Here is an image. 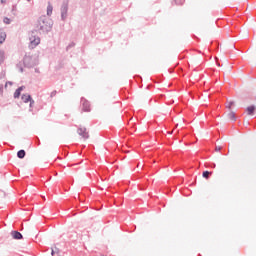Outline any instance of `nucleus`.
Listing matches in <instances>:
<instances>
[{
	"instance_id": "f257e3e1",
	"label": "nucleus",
	"mask_w": 256,
	"mask_h": 256,
	"mask_svg": "<svg viewBox=\"0 0 256 256\" xmlns=\"http://www.w3.org/2000/svg\"><path fill=\"white\" fill-rule=\"evenodd\" d=\"M53 27V21H51L49 18L45 16H41L36 24V29L40 33H49ZM36 30L32 31V34L30 36V47L35 48L39 43H41V38L39 36H35Z\"/></svg>"
},
{
	"instance_id": "f03ea898",
	"label": "nucleus",
	"mask_w": 256,
	"mask_h": 256,
	"mask_svg": "<svg viewBox=\"0 0 256 256\" xmlns=\"http://www.w3.org/2000/svg\"><path fill=\"white\" fill-rule=\"evenodd\" d=\"M234 105L233 102H229L228 106H226V117L228 121H235V112H233Z\"/></svg>"
},
{
	"instance_id": "7ed1b4c3",
	"label": "nucleus",
	"mask_w": 256,
	"mask_h": 256,
	"mask_svg": "<svg viewBox=\"0 0 256 256\" xmlns=\"http://www.w3.org/2000/svg\"><path fill=\"white\" fill-rule=\"evenodd\" d=\"M60 11L62 21H65V19H67V13L69 11V2L64 1L61 5Z\"/></svg>"
},
{
	"instance_id": "20e7f679",
	"label": "nucleus",
	"mask_w": 256,
	"mask_h": 256,
	"mask_svg": "<svg viewBox=\"0 0 256 256\" xmlns=\"http://www.w3.org/2000/svg\"><path fill=\"white\" fill-rule=\"evenodd\" d=\"M23 61L25 67L28 68L35 67V65H37V60H35V58H33L32 56H25Z\"/></svg>"
},
{
	"instance_id": "39448f33",
	"label": "nucleus",
	"mask_w": 256,
	"mask_h": 256,
	"mask_svg": "<svg viewBox=\"0 0 256 256\" xmlns=\"http://www.w3.org/2000/svg\"><path fill=\"white\" fill-rule=\"evenodd\" d=\"M82 103V111H85L86 113H89L91 111V105L89 104V101H87L85 98H81Z\"/></svg>"
},
{
	"instance_id": "423d86ee",
	"label": "nucleus",
	"mask_w": 256,
	"mask_h": 256,
	"mask_svg": "<svg viewBox=\"0 0 256 256\" xmlns=\"http://www.w3.org/2000/svg\"><path fill=\"white\" fill-rule=\"evenodd\" d=\"M77 133L83 137V139H89V132H87V128H78Z\"/></svg>"
},
{
	"instance_id": "0eeeda50",
	"label": "nucleus",
	"mask_w": 256,
	"mask_h": 256,
	"mask_svg": "<svg viewBox=\"0 0 256 256\" xmlns=\"http://www.w3.org/2000/svg\"><path fill=\"white\" fill-rule=\"evenodd\" d=\"M23 89H25V86H21L16 89V91L14 92V99H19V97H21V91H23Z\"/></svg>"
},
{
	"instance_id": "6e6552de",
	"label": "nucleus",
	"mask_w": 256,
	"mask_h": 256,
	"mask_svg": "<svg viewBox=\"0 0 256 256\" xmlns=\"http://www.w3.org/2000/svg\"><path fill=\"white\" fill-rule=\"evenodd\" d=\"M11 235L13 237V239H23V234H21L19 231H12Z\"/></svg>"
},
{
	"instance_id": "1a4fd4ad",
	"label": "nucleus",
	"mask_w": 256,
	"mask_h": 256,
	"mask_svg": "<svg viewBox=\"0 0 256 256\" xmlns=\"http://www.w3.org/2000/svg\"><path fill=\"white\" fill-rule=\"evenodd\" d=\"M47 15L48 17H51V15H53V5L51 4V2H48Z\"/></svg>"
},
{
	"instance_id": "9d476101",
	"label": "nucleus",
	"mask_w": 256,
	"mask_h": 256,
	"mask_svg": "<svg viewBox=\"0 0 256 256\" xmlns=\"http://www.w3.org/2000/svg\"><path fill=\"white\" fill-rule=\"evenodd\" d=\"M21 99H22V101L24 102V103H29V101H31V95H29V94H24V95H22V97H21Z\"/></svg>"
},
{
	"instance_id": "9b49d317",
	"label": "nucleus",
	"mask_w": 256,
	"mask_h": 256,
	"mask_svg": "<svg viewBox=\"0 0 256 256\" xmlns=\"http://www.w3.org/2000/svg\"><path fill=\"white\" fill-rule=\"evenodd\" d=\"M25 155H26L25 150H19V151L17 152V157H18V159H25Z\"/></svg>"
},
{
	"instance_id": "f8f14e48",
	"label": "nucleus",
	"mask_w": 256,
	"mask_h": 256,
	"mask_svg": "<svg viewBox=\"0 0 256 256\" xmlns=\"http://www.w3.org/2000/svg\"><path fill=\"white\" fill-rule=\"evenodd\" d=\"M246 112H247L248 115H253V113H255V106L247 107Z\"/></svg>"
},
{
	"instance_id": "ddd939ff",
	"label": "nucleus",
	"mask_w": 256,
	"mask_h": 256,
	"mask_svg": "<svg viewBox=\"0 0 256 256\" xmlns=\"http://www.w3.org/2000/svg\"><path fill=\"white\" fill-rule=\"evenodd\" d=\"M211 175H213V172L204 171L202 173V177H204V179H209V177H211Z\"/></svg>"
},
{
	"instance_id": "4468645a",
	"label": "nucleus",
	"mask_w": 256,
	"mask_h": 256,
	"mask_svg": "<svg viewBox=\"0 0 256 256\" xmlns=\"http://www.w3.org/2000/svg\"><path fill=\"white\" fill-rule=\"evenodd\" d=\"M5 61V52L3 50H0V65Z\"/></svg>"
},
{
	"instance_id": "2eb2a0df",
	"label": "nucleus",
	"mask_w": 256,
	"mask_h": 256,
	"mask_svg": "<svg viewBox=\"0 0 256 256\" xmlns=\"http://www.w3.org/2000/svg\"><path fill=\"white\" fill-rule=\"evenodd\" d=\"M51 255L52 256L59 255V248L57 247L52 248Z\"/></svg>"
},
{
	"instance_id": "dca6fc26",
	"label": "nucleus",
	"mask_w": 256,
	"mask_h": 256,
	"mask_svg": "<svg viewBox=\"0 0 256 256\" xmlns=\"http://www.w3.org/2000/svg\"><path fill=\"white\" fill-rule=\"evenodd\" d=\"M3 21H4V23L6 25H10L11 24V19H9L8 17H5Z\"/></svg>"
},
{
	"instance_id": "f3484780",
	"label": "nucleus",
	"mask_w": 256,
	"mask_h": 256,
	"mask_svg": "<svg viewBox=\"0 0 256 256\" xmlns=\"http://www.w3.org/2000/svg\"><path fill=\"white\" fill-rule=\"evenodd\" d=\"M72 47H75V42L70 43V44L66 47V51H69V49H72Z\"/></svg>"
},
{
	"instance_id": "a211bd4d",
	"label": "nucleus",
	"mask_w": 256,
	"mask_h": 256,
	"mask_svg": "<svg viewBox=\"0 0 256 256\" xmlns=\"http://www.w3.org/2000/svg\"><path fill=\"white\" fill-rule=\"evenodd\" d=\"M221 149H223V146H221V145H216V146H215V151H216V152L221 151Z\"/></svg>"
},
{
	"instance_id": "6ab92c4d",
	"label": "nucleus",
	"mask_w": 256,
	"mask_h": 256,
	"mask_svg": "<svg viewBox=\"0 0 256 256\" xmlns=\"http://www.w3.org/2000/svg\"><path fill=\"white\" fill-rule=\"evenodd\" d=\"M5 41V34L0 35V43H3Z\"/></svg>"
},
{
	"instance_id": "aec40b11",
	"label": "nucleus",
	"mask_w": 256,
	"mask_h": 256,
	"mask_svg": "<svg viewBox=\"0 0 256 256\" xmlns=\"http://www.w3.org/2000/svg\"><path fill=\"white\" fill-rule=\"evenodd\" d=\"M30 109H32V107H33V105H35V100H33V98L32 99H30Z\"/></svg>"
},
{
	"instance_id": "412c9836",
	"label": "nucleus",
	"mask_w": 256,
	"mask_h": 256,
	"mask_svg": "<svg viewBox=\"0 0 256 256\" xmlns=\"http://www.w3.org/2000/svg\"><path fill=\"white\" fill-rule=\"evenodd\" d=\"M55 95H57V91H53V92H51V95H50V97H55Z\"/></svg>"
},
{
	"instance_id": "4be33fe9",
	"label": "nucleus",
	"mask_w": 256,
	"mask_h": 256,
	"mask_svg": "<svg viewBox=\"0 0 256 256\" xmlns=\"http://www.w3.org/2000/svg\"><path fill=\"white\" fill-rule=\"evenodd\" d=\"M0 95H3V85L0 86Z\"/></svg>"
},
{
	"instance_id": "5701e85b",
	"label": "nucleus",
	"mask_w": 256,
	"mask_h": 256,
	"mask_svg": "<svg viewBox=\"0 0 256 256\" xmlns=\"http://www.w3.org/2000/svg\"><path fill=\"white\" fill-rule=\"evenodd\" d=\"M216 63L217 65L221 66V63H219V58L216 57Z\"/></svg>"
},
{
	"instance_id": "b1692460",
	"label": "nucleus",
	"mask_w": 256,
	"mask_h": 256,
	"mask_svg": "<svg viewBox=\"0 0 256 256\" xmlns=\"http://www.w3.org/2000/svg\"><path fill=\"white\" fill-rule=\"evenodd\" d=\"M7 85H13V83L12 82H6L5 87H7Z\"/></svg>"
},
{
	"instance_id": "393cba45",
	"label": "nucleus",
	"mask_w": 256,
	"mask_h": 256,
	"mask_svg": "<svg viewBox=\"0 0 256 256\" xmlns=\"http://www.w3.org/2000/svg\"><path fill=\"white\" fill-rule=\"evenodd\" d=\"M211 167H212V169H215V167H217V165H216L215 163H213V164L211 165Z\"/></svg>"
},
{
	"instance_id": "a878e982",
	"label": "nucleus",
	"mask_w": 256,
	"mask_h": 256,
	"mask_svg": "<svg viewBox=\"0 0 256 256\" xmlns=\"http://www.w3.org/2000/svg\"><path fill=\"white\" fill-rule=\"evenodd\" d=\"M2 5L5 4L7 2V0H0Z\"/></svg>"
},
{
	"instance_id": "bb28decb",
	"label": "nucleus",
	"mask_w": 256,
	"mask_h": 256,
	"mask_svg": "<svg viewBox=\"0 0 256 256\" xmlns=\"http://www.w3.org/2000/svg\"><path fill=\"white\" fill-rule=\"evenodd\" d=\"M231 49H235V44L230 45Z\"/></svg>"
},
{
	"instance_id": "cd10ccee",
	"label": "nucleus",
	"mask_w": 256,
	"mask_h": 256,
	"mask_svg": "<svg viewBox=\"0 0 256 256\" xmlns=\"http://www.w3.org/2000/svg\"><path fill=\"white\" fill-rule=\"evenodd\" d=\"M20 73H23V68L22 67H20Z\"/></svg>"
},
{
	"instance_id": "c85d7f7f",
	"label": "nucleus",
	"mask_w": 256,
	"mask_h": 256,
	"mask_svg": "<svg viewBox=\"0 0 256 256\" xmlns=\"http://www.w3.org/2000/svg\"><path fill=\"white\" fill-rule=\"evenodd\" d=\"M169 133V135H173V131H171V132H168Z\"/></svg>"
},
{
	"instance_id": "c756f323",
	"label": "nucleus",
	"mask_w": 256,
	"mask_h": 256,
	"mask_svg": "<svg viewBox=\"0 0 256 256\" xmlns=\"http://www.w3.org/2000/svg\"><path fill=\"white\" fill-rule=\"evenodd\" d=\"M137 167H141V164H138V166Z\"/></svg>"
},
{
	"instance_id": "7c9ffc66",
	"label": "nucleus",
	"mask_w": 256,
	"mask_h": 256,
	"mask_svg": "<svg viewBox=\"0 0 256 256\" xmlns=\"http://www.w3.org/2000/svg\"><path fill=\"white\" fill-rule=\"evenodd\" d=\"M137 167H141V164H138V166Z\"/></svg>"
},
{
	"instance_id": "2f4dec72",
	"label": "nucleus",
	"mask_w": 256,
	"mask_h": 256,
	"mask_svg": "<svg viewBox=\"0 0 256 256\" xmlns=\"http://www.w3.org/2000/svg\"><path fill=\"white\" fill-rule=\"evenodd\" d=\"M176 127H179V124H176Z\"/></svg>"
},
{
	"instance_id": "473e14b6",
	"label": "nucleus",
	"mask_w": 256,
	"mask_h": 256,
	"mask_svg": "<svg viewBox=\"0 0 256 256\" xmlns=\"http://www.w3.org/2000/svg\"><path fill=\"white\" fill-rule=\"evenodd\" d=\"M28 2L31 1V0H27Z\"/></svg>"
}]
</instances>
